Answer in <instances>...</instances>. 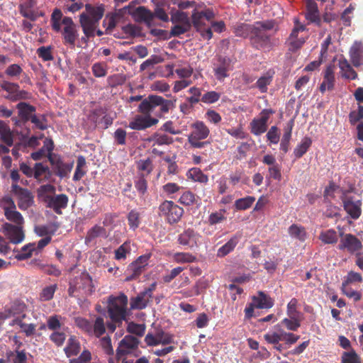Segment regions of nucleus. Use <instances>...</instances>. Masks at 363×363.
<instances>
[{
	"mask_svg": "<svg viewBox=\"0 0 363 363\" xmlns=\"http://www.w3.org/2000/svg\"><path fill=\"white\" fill-rule=\"evenodd\" d=\"M13 187L18 189L16 193L18 194V206L19 208L21 210L28 209L33 203V198L30 192L17 186H13Z\"/></svg>",
	"mask_w": 363,
	"mask_h": 363,
	"instance_id": "nucleus-28",
	"label": "nucleus"
},
{
	"mask_svg": "<svg viewBox=\"0 0 363 363\" xmlns=\"http://www.w3.org/2000/svg\"><path fill=\"white\" fill-rule=\"evenodd\" d=\"M143 114L136 115L129 123L128 127L132 130H142L158 123L157 118L151 116L152 112L140 111Z\"/></svg>",
	"mask_w": 363,
	"mask_h": 363,
	"instance_id": "nucleus-13",
	"label": "nucleus"
},
{
	"mask_svg": "<svg viewBox=\"0 0 363 363\" xmlns=\"http://www.w3.org/2000/svg\"><path fill=\"white\" fill-rule=\"evenodd\" d=\"M294 126V121L291 120L286 125L284 133L283 135L280 144V149L284 152H287L289 150V144L291 136V131Z\"/></svg>",
	"mask_w": 363,
	"mask_h": 363,
	"instance_id": "nucleus-40",
	"label": "nucleus"
},
{
	"mask_svg": "<svg viewBox=\"0 0 363 363\" xmlns=\"http://www.w3.org/2000/svg\"><path fill=\"white\" fill-rule=\"evenodd\" d=\"M344 209L353 219H357L362 213V201L352 196L344 195L342 198Z\"/></svg>",
	"mask_w": 363,
	"mask_h": 363,
	"instance_id": "nucleus-24",
	"label": "nucleus"
},
{
	"mask_svg": "<svg viewBox=\"0 0 363 363\" xmlns=\"http://www.w3.org/2000/svg\"><path fill=\"white\" fill-rule=\"evenodd\" d=\"M312 140L308 137L303 138L301 143L295 147L294 154L296 158L301 157L311 145Z\"/></svg>",
	"mask_w": 363,
	"mask_h": 363,
	"instance_id": "nucleus-43",
	"label": "nucleus"
},
{
	"mask_svg": "<svg viewBox=\"0 0 363 363\" xmlns=\"http://www.w3.org/2000/svg\"><path fill=\"white\" fill-rule=\"evenodd\" d=\"M240 238L241 235L240 233L233 235L225 245L218 250L217 255L218 257H224L232 252L238 243Z\"/></svg>",
	"mask_w": 363,
	"mask_h": 363,
	"instance_id": "nucleus-35",
	"label": "nucleus"
},
{
	"mask_svg": "<svg viewBox=\"0 0 363 363\" xmlns=\"http://www.w3.org/2000/svg\"><path fill=\"white\" fill-rule=\"evenodd\" d=\"M4 216L7 220L14 223L16 225H22L24 223L22 215L16 211V208L6 211Z\"/></svg>",
	"mask_w": 363,
	"mask_h": 363,
	"instance_id": "nucleus-48",
	"label": "nucleus"
},
{
	"mask_svg": "<svg viewBox=\"0 0 363 363\" xmlns=\"http://www.w3.org/2000/svg\"><path fill=\"white\" fill-rule=\"evenodd\" d=\"M57 286L56 284L47 286L43 289L40 294V299L43 301H50L52 298Z\"/></svg>",
	"mask_w": 363,
	"mask_h": 363,
	"instance_id": "nucleus-60",
	"label": "nucleus"
},
{
	"mask_svg": "<svg viewBox=\"0 0 363 363\" xmlns=\"http://www.w3.org/2000/svg\"><path fill=\"white\" fill-rule=\"evenodd\" d=\"M294 28L288 39L291 51L296 50L305 43V37L299 36V33L305 30V26L301 24L296 18L294 19Z\"/></svg>",
	"mask_w": 363,
	"mask_h": 363,
	"instance_id": "nucleus-18",
	"label": "nucleus"
},
{
	"mask_svg": "<svg viewBox=\"0 0 363 363\" xmlns=\"http://www.w3.org/2000/svg\"><path fill=\"white\" fill-rule=\"evenodd\" d=\"M186 177L189 179L203 184H206L208 181V176L204 174L200 169L196 167L189 169L186 172Z\"/></svg>",
	"mask_w": 363,
	"mask_h": 363,
	"instance_id": "nucleus-39",
	"label": "nucleus"
},
{
	"mask_svg": "<svg viewBox=\"0 0 363 363\" xmlns=\"http://www.w3.org/2000/svg\"><path fill=\"white\" fill-rule=\"evenodd\" d=\"M340 240L338 249L343 251H347L350 253H355L360 250L362 245L360 240L354 235L347 233H340Z\"/></svg>",
	"mask_w": 363,
	"mask_h": 363,
	"instance_id": "nucleus-16",
	"label": "nucleus"
},
{
	"mask_svg": "<svg viewBox=\"0 0 363 363\" xmlns=\"http://www.w3.org/2000/svg\"><path fill=\"white\" fill-rule=\"evenodd\" d=\"M86 173V160L80 155L77 157V167L73 176L74 181L80 180Z\"/></svg>",
	"mask_w": 363,
	"mask_h": 363,
	"instance_id": "nucleus-41",
	"label": "nucleus"
},
{
	"mask_svg": "<svg viewBox=\"0 0 363 363\" xmlns=\"http://www.w3.org/2000/svg\"><path fill=\"white\" fill-rule=\"evenodd\" d=\"M201 239V235L192 228H188L183 231L178 237V242L189 249H193L198 246Z\"/></svg>",
	"mask_w": 363,
	"mask_h": 363,
	"instance_id": "nucleus-20",
	"label": "nucleus"
},
{
	"mask_svg": "<svg viewBox=\"0 0 363 363\" xmlns=\"http://www.w3.org/2000/svg\"><path fill=\"white\" fill-rule=\"evenodd\" d=\"M94 291L92 278L84 271L70 281L68 293L71 296L79 297L89 296Z\"/></svg>",
	"mask_w": 363,
	"mask_h": 363,
	"instance_id": "nucleus-2",
	"label": "nucleus"
},
{
	"mask_svg": "<svg viewBox=\"0 0 363 363\" xmlns=\"http://www.w3.org/2000/svg\"><path fill=\"white\" fill-rule=\"evenodd\" d=\"M62 13L58 9H55L51 16V26L52 29L56 32L61 30L62 21Z\"/></svg>",
	"mask_w": 363,
	"mask_h": 363,
	"instance_id": "nucleus-49",
	"label": "nucleus"
},
{
	"mask_svg": "<svg viewBox=\"0 0 363 363\" xmlns=\"http://www.w3.org/2000/svg\"><path fill=\"white\" fill-rule=\"evenodd\" d=\"M92 320L93 319H75V322L79 328L89 335H92L94 323Z\"/></svg>",
	"mask_w": 363,
	"mask_h": 363,
	"instance_id": "nucleus-61",
	"label": "nucleus"
},
{
	"mask_svg": "<svg viewBox=\"0 0 363 363\" xmlns=\"http://www.w3.org/2000/svg\"><path fill=\"white\" fill-rule=\"evenodd\" d=\"M140 213L136 210H132L129 212L128 221L130 229L135 230L139 227L140 223Z\"/></svg>",
	"mask_w": 363,
	"mask_h": 363,
	"instance_id": "nucleus-57",
	"label": "nucleus"
},
{
	"mask_svg": "<svg viewBox=\"0 0 363 363\" xmlns=\"http://www.w3.org/2000/svg\"><path fill=\"white\" fill-rule=\"evenodd\" d=\"M0 86L7 92L6 98L11 101H16L31 98V94L21 89L19 85L16 83L3 81L0 83Z\"/></svg>",
	"mask_w": 363,
	"mask_h": 363,
	"instance_id": "nucleus-12",
	"label": "nucleus"
},
{
	"mask_svg": "<svg viewBox=\"0 0 363 363\" xmlns=\"http://www.w3.org/2000/svg\"><path fill=\"white\" fill-rule=\"evenodd\" d=\"M106 332L105 324L104 319H95V322L93 323V332L92 335L99 337Z\"/></svg>",
	"mask_w": 363,
	"mask_h": 363,
	"instance_id": "nucleus-63",
	"label": "nucleus"
},
{
	"mask_svg": "<svg viewBox=\"0 0 363 363\" xmlns=\"http://www.w3.org/2000/svg\"><path fill=\"white\" fill-rule=\"evenodd\" d=\"M319 239L325 244H334L338 240V235L335 230L329 229L320 233Z\"/></svg>",
	"mask_w": 363,
	"mask_h": 363,
	"instance_id": "nucleus-44",
	"label": "nucleus"
},
{
	"mask_svg": "<svg viewBox=\"0 0 363 363\" xmlns=\"http://www.w3.org/2000/svg\"><path fill=\"white\" fill-rule=\"evenodd\" d=\"M306 18L311 23H319L320 21L317 4L313 0L307 1Z\"/></svg>",
	"mask_w": 363,
	"mask_h": 363,
	"instance_id": "nucleus-33",
	"label": "nucleus"
},
{
	"mask_svg": "<svg viewBox=\"0 0 363 363\" xmlns=\"http://www.w3.org/2000/svg\"><path fill=\"white\" fill-rule=\"evenodd\" d=\"M64 350L68 357L75 356L80 351V345L73 337H71L68 340L67 346L64 349Z\"/></svg>",
	"mask_w": 363,
	"mask_h": 363,
	"instance_id": "nucleus-47",
	"label": "nucleus"
},
{
	"mask_svg": "<svg viewBox=\"0 0 363 363\" xmlns=\"http://www.w3.org/2000/svg\"><path fill=\"white\" fill-rule=\"evenodd\" d=\"M288 233L291 239L301 242H305L308 238L306 228L299 224L294 223L291 225L288 228Z\"/></svg>",
	"mask_w": 363,
	"mask_h": 363,
	"instance_id": "nucleus-30",
	"label": "nucleus"
},
{
	"mask_svg": "<svg viewBox=\"0 0 363 363\" xmlns=\"http://www.w3.org/2000/svg\"><path fill=\"white\" fill-rule=\"evenodd\" d=\"M38 0H21L19 5L21 14L31 21L36 19L35 8L37 6Z\"/></svg>",
	"mask_w": 363,
	"mask_h": 363,
	"instance_id": "nucleus-27",
	"label": "nucleus"
},
{
	"mask_svg": "<svg viewBox=\"0 0 363 363\" xmlns=\"http://www.w3.org/2000/svg\"><path fill=\"white\" fill-rule=\"evenodd\" d=\"M108 234L106 229L100 225H94L90 230H88L85 240L86 242H90L96 238H107Z\"/></svg>",
	"mask_w": 363,
	"mask_h": 363,
	"instance_id": "nucleus-38",
	"label": "nucleus"
},
{
	"mask_svg": "<svg viewBox=\"0 0 363 363\" xmlns=\"http://www.w3.org/2000/svg\"><path fill=\"white\" fill-rule=\"evenodd\" d=\"M91 70L96 77H104L107 74L108 66L104 62H96L92 65Z\"/></svg>",
	"mask_w": 363,
	"mask_h": 363,
	"instance_id": "nucleus-59",
	"label": "nucleus"
},
{
	"mask_svg": "<svg viewBox=\"0 0 363 363\" xmlns=\"http://www.w3.org/2000/svg\"><path fill=\"white\" fill-rule=\"evenodd\" d=\"M274 113L272 109H263L259 117L255 118L250 123L251 133L255 135H259L267 129V121L271 114Z\"/></svg>",
	"mask_w": 363,
	"mask_h": 363,
	"instance_id": "nucleus-14",
	"label": "nucleus"
},
{
	"mask_svg": "<svg viewBox=\"0 0 363 363\" xmlns=\"http://www.w3.org/2000/svg\"><path fill=\"white\" fill-rule=\"evenodd\" d=\"M335 67L334 65H329L327 67L325 73L323 83L328 86V90L332 89L334 86L335 82Z\"/></svg>",
	"mask_w": 363,
	"mask_h": 363,
	"instance_id": "nucleus-51",
	"label": "nucleus"
},
{
	"mask_svg": "<svg viewBox=\"0 0 363 363\" xmlns=\"http://www.w3.org/2000/svg\"><path fill=\"white\" fill-rule=\"evenodd\" d=\"M139 340L137 337L126 335L121 340L116 350V356L121 358L123 356L133 352L138 347Z\"/></svg>",
	"mask_w": 363,
	"mask_h": 363,
	"instance_id": "nucleus-22",
	"label": "nucleus"
},
{
	"mask_svg": "<svg viewBox=\"0 0 363 363\" xmlns=\"http://www.w3.org/2000/svg\"><path fill=\"white\" fill-rule=\"evenodd\" d=\"M157 286L156 282H153L151 285L146 288L143 291L140 292L135 298L130 299V308L141 310L145 308L152 296Z\"/></svg>",
	"mask_w": 363,
	"mask_h": 363,
	"instance_id": "nucleus-17",
	"label": "nucleus"
},
{
	"mask_svg": "<svg viewBox=\"0 0 363 363\" xmlns=\"http://www.w3.org/2000/svg\"><path fill=\"white\" fill-rule=\"evenodd\" d=\"M173 259L177 263H191L196 257L189 252H177L174 254Z\"/></svg>",
	"mask_w": 363,
	"mask_h": 363,
	"instance_id": "nucleus-58",
	"label": "nucleus"
},
{
	"mask_svg": "<svg viewBox=\"0 0 363 363\" xmlns=\"http://www.w3.org/2000/svg\"><path fill=\"white\" fill-rule=\"evenodd\" d=\"M62 25L63 28L62 29L61 28L60 31L62 33L64 44L71 48H74L76 45V40L79 36L77 26L72 18L68 16L63 17Z\"/></svg>",
	"mask_w": 363,
	"mask_h": 363,
	"instance_id": "nucleus-10",
	"label": "nucleus"
},
{
	"mask_svg": "<svg viewBox=\"0 0 363 363\" xmlns=\"http://www.w3.org/2000/svg\"><path fill=\"white\" fill-rule=\"evenodd\" d=\"M23 74V68L18 64H11L5 69V74L11 79H18Z\"/></svg>",
	"mask_w": 363,
	"mask_h": 363,
	"instance_id": "nucleus-50",
	"label": "nucleus"
},
{
	"mask_svg": "<svg viewBox=\"0 0 363 363\" xmlns=\"http://www.w3.org/2000/svg\"><path fill=\"white\" fill-rule=\"evenodd\" d=\"M123 9L125 13L130 14L136 21L145 22L150 25L153 20L152 12L144 6H139L134 9L129 5L125 6Z\"/></svg>",
	"mask_w": 363,
	"mask_h": 363,
	"instance_id": "nucleus-21",
	"label": "nucleus"
},
{
	"mask_svg": "<svg viewBox=\"0 0 363 363\" xmlns=\"http://www.w3.org/2000/svg\"><path fill=\"white\" fill-rule=\"evenodd\" d=\"M171 21L174 24L170 31L172 36H179L184 34L189 31L191 27L188 14L181 11H172Z\"/></svg>",
	"mask_w": 363,
	"mask_h": 363,
	"instance_id": "nucleus-7",
	"label": "nucleus"
},
{
	"mask_svg": "<svg viewBox=\"0 0 363 363\" xmlns=\"http://www.w3.org/2000/svg\"><path fill=\"white\" fill-rule=\"evenodd\" d=\"M26 307L23 301L16 300L6 306L4 313H0V318H25Z\"/></svg>",
	"mask_w": 363,
	"mask_h": 363,
	"instance_id": "nucleus-23",
	"label": "nucleus"
},
{
	"mask_svg": "<svg viewBox=\"0 0 363 363\" xmlns=\"http://www.w3.org/2000/svg\"><path fill=\"white\" fill-rule=\"evenodd\" d=\"M56 188L52 184H45L40 186L38 190L37 194L39 199L45 203L52 196L55 194Z\"/></svg>",
	"mask_w": 363,
	"mask_h": 363,
	"instance_id": "nucleus-36",
	"label": "nucleus"
},
{
	"mask_svg": "<svg viewBox=\"0 0 363 363\" xmlns=\"http://www.w3.org/2000/svg\"><path fill=\"white\" fill-rule=\"evenodd\" d=\"M338 65L342 77L349 79H354L357 78V74L356 72L353 69L345 58H340Z\"/></svg>",
	"mask_w": 363,
	"mask_h": 363,
	"instance_id": "nucleus-34",
	"label": "nucleus"
},
{
	"mask_svg": "<svg viewBox=\"0 0 363 363\" xmlns=\"http://www.w3.org/2000/svg\"><path fill=\"white\" fill-rule=\"evenodd\" d=\"M192 130L188 135V142L194 148H203L208 145L207 141H201L207 138L210 134V130L202 121H196L191 125Z\"/></svg>",
	"mask_w": 363,
	"mask_h": 363,
	"instance_id": "nucleus-6",
	"label": "nucleus"
},
{
	"mask_svg": "<svg viewBox=\"0 0 363 363\" xmlns=\"http://www.w3.org/2000/svg\"><path fill=\"white\" fill-rule=\"evenodd\" d=\"M14 257L17 260H25L35 255V242H30L23 246L21 250H13Z\"/></svg>",
	"mask_w": 363,
	"mask_h": 363,
	"instance_id": "nucleus-32",
	"label": "nucleus"
},
{
	"mask_svg": "<svg viewBox=\"0 0 363 363\" xmlns=\"http://www.w3.org/2000/svg\"><path fill=\"white\" fill-rule=\"evenodd\" d=\"M109 318H127L130 315L128 308V297L124 294L109 296L107 300Z\"/></svg>",
	"mask_w": 363,
	"mask_h": 363,
	"instance_id": "nucleus-4",
	"label": "nucleus"
},
{
	"mask_svg": "<svg viewBox=\"0 0 363 363\" xmlns=\"http://www.w3.org/2000/svg\"><path fill=\"white\" fill-rule=\"evenodd\" d=\"M264 338L269 344L274 345L283 341L285 344L291 345L296 343L300 338V336L291 333H287L279 326L275 330H270L264 334Z\"/></svg>",
	"mask_w": 363,
	"mask_h": 363,
	"instance_id": "nucleus-9",
	"label": "nucleus"
},
{
	"mask_svg": "<svg viewBox=\"0 0 363 363\" xmlns=\"http://www.w3.org/2000/svg\"><path fill=\"white\" fill-rule=\"evenodd\" d=\"M176 99L166 100L160 96H150L147 99L143 100L139 105V111L153 112L157 106H160V113L156 114L160 117L162 113H167L175 106Z\"/></svg>",
	"mask_w": 363,
	"mask_h": 363,
	"instance_id": "nucleus-3",
	"label": "nucleus"
},
{
	"mask_svg": "<svg viewBox=\"0 0 363 363\" xmlns=\"http://www.w3.org/2000/svg\"><path fill=\"white\" fill-rule=\"evenodd\" d=\"M145 330V325L144 323H135L133 322L128 323V331L130 333L135 334L138 336H143Z\"/></svg>",
	"mask_w": 363,
	"mask_h": 363,
	"instance_id": "nucleus-62",
	"label": "nucleus"
},
{
	"mask_svg": "<svg viewBox=\"0 0 363 363\" xmlns=\"http://www.w3.org/2000/svg\"><path fill=\"white\" fill-rule=\"evenodd\" d=\"M350 56L354 66L363 65V44L361 42L353 44L350 50Z\"/></svg>",
	"mask_w": 363,
	"mask_h": 363,
	"instance_id": "nucleus-29",
	"label": "nucleus"
},
{
	"mask_svg": "<svg viewBox=\"0 0 363 363\" xmlns=\"http://www.w3.org/2000/svg\"><path fill=\"white\" fill-rule=\"evenodd\" d=\"M341 363H362L361 358L354 350L344 352L341 356Z\"/></svg>",
	"mask_w": 363,
	"mask_h": 363,
	"instance_id": "nucleus-54",
	"label": "nucleus"
},
{
	"mask_svg": "<svg viewBox=\"0 0 363 363\" xmlns=\"http://www.w3.org/2000/svg\"><path fill=\"white\" fill-rule=\"evenodd\" d=\"M272 306V298L264 292L259 291L257 295L252 298V301L245 308V316L246 318L252 317L255 315L254 310L255 308H269Z\"/></svg>",
	"mask_w": 363,
	"mask_h": 363,
	"instance_id": "nucleus-11",
	"label": "nucleus"
},
{
	"mask_svg": "<svg viewBox=\"0 0 363 363\" xmlns=\"http://www.w3.org/2000/svg\"><path fill=\"white\" fill-rule=\"evenodd\" d=\"M68 197L66 194H55L45 203V206L52 209L56 213L61 214L62 209L65 208L68 203Z\"/></svg>",
	"mask_w": 363,
	"mask_h": 363,
	"instance_id": "nucleus-26",
	"label": "nucleus"
},
{
	"mask_svg": "<svg viewBox=\"0 0 363 363\" xmlns=\"http://www.w3.org/2000/svg\"><path fill=\"white\" fill-rule=\"evenodd\" d=\"M192 23L196 30L201 34V37L205 40H210L213 33L211 29V23H208L202 16L193 13Z\"/></svg>",
	"mask_w": 363,
	"mask_h": 363,
	"instance_id": "nucleus-25",
	"label": "nucleus"
},
{
	"mask_svg": "<svg viewBox=\"0 0 363 363\" xmlns=\"http://www.w3.org/2000/svg\"><path fill=\"white\" fill-rule=\"evenodd\" d=\"M50 160L53 164L55 174L60 178L67 177L73 168V162L65 163L60 160L54 162L51 158H50Z\"/></svg>",
	"mask_w": 363,
	"mask_h": 363,
	"instance_id": "nucleus-31",
	"label": "nucleus"
},
{
	"mask_svg": "<svg viewBox=\"0 0 363 363\" xmlns=\"http://www.w3.org/2000/svg\"><path fill=\"white\" fill-rule=\"evenodd\" d=\"M84 8L85 10L79 15V23L84 34L87 38H94L105 8L101 4H86Z\"/></svg>",
	"mask_w": 363,
	"mask_h": 363,
	"instance_id": "nucleus-1",
	"label": "nucleus"
},
{
	"mask_svg": "<svg viewBox=\"0 0 363 363\" xmlns=\"http://www.w3.org/2000/svg\"><path fill=\"white\" fill-rule=\"evenodd\" d=\"M147 141L152 143L153 145H169L172 143V138L169 137L167 135L155 133L151 135Z\"/></svg>",
	"mask_w": 363,
	"mask_h": 363,
	"instance_id": "nucleus-42",
	"label": "nucleus"
},
{
	"mask_svg": "<svg viewBox=\"0 0 363 363\" xmlns=\"http://www.w3.org/2000/svg\"><path fill=\"white\" fill-rule=\"evenodd\" d=\"M131 251L130 242H125L115 251V258L118 260L124 259Z\"/></svg>",
	"mask_w": 363,
	"mask_h": 363,
	"instance_id": "nucleus-56",
	"label": "nucleus"
},
{
	"mask_svg": "<svg viewBox=\"0 0 363 363\" xmlns=\"http://www.w3.org/2000/svg\"><path fill=\"white\" fill-rule=\"evenodd\" d=\"M274 26V22L272 21L255 23L251 34V41L255 47L262 48L268 45L269 39L268 32L273 29Z\"/></svg>",
	"mask_w": 363,
	"mask_h": 363,
	"instance_id": "nucleus-5",
	"label": "nucleus"
},
{
	"mask_svg": "<svg viewBox=\"0 0 363 363\" xmlns=\"http://www.w3.org/2000/svg\"><path fill=\"white\" fill-rule=\"evenodd\" d=\"M160 216L164 217L169 224L178 223L183 213L184 210L172 201H164L159 206Z\"/></svg>",
	"mask_w": 363,
	"mask_h": 363,
	"instance_id": "nucleus-8",
	"label": "nucleus"
},
{
	"mask_svg": "<svg viewBox=\"0 0 363 363\" xmlns=\"http://www.w3.org/2000/svg\"><path fill=\"white\" fill-rule=\"evenodd\" d=\"M220 94L211 91L204 94L201 97V101L205 104H213L219 100Z\"/></svg>",
	"mask_w": 363,
	"mask_h": 363,
	"instance_id": "nucleus-64",
	"label": "nucleus"
},
{
	"mask_svg": "<svg viewBox=\"0 0 363 363\" xmlns=\"http://www.w3.org/2000/svg\"><path fill=\"white\" fill-rule=\"evenodd\" d=\"M255 201V198L252 196H247L244 198L237 199L235 201V208L238 211H245L250 208Z\"/></svg>",
	"mask_w": 363,
	"mask_h": 363,
	"instance_id": "nucleus-46",
	"label": "nucleus"
},
{
	"mask_svg": "<svg viewBox=\"0 0 363 363\" xmlns=\"http://www.w3.org/2000/svg\"><path fill=\"white\" fill-rule=\"evenodd\" d=\"M226 211L225 209H220L218 211L211 213L208 218V223L211 225L220 223L226 219Z\"/></svg>",
	"mask_w": 363,
	"mask_h": 363,
	"instance_id": "nucleus-52",
	"label": "nucleus"
},
{
	"mask_svg": "<svg viewBox=\"0 0 363 363\" xmlns=\"http://www.w3.org/2000/svg\"><path fill=\"white\" fill-rule=\"evenodd\" d=\"M272 74L267 72L257 79L256 86L259 89L261 93H265L267 91V86L272 82Z\"/></svg>",
	"mask_w": 363,
	"mask_h": 363,
	"instance_id": "nucleus-45",
	"label": "nucleus"
},
{
	"mask_svg": "<svg viewBox=\"0 0 363 363\" xmlns=\"http://www.w3.org/2000/svg\"><path fill=\"white\" fill-rule=\"evenodd\" d=\"M0 136L1 140L8 146H11L13 145V136L10 129L3 123H0Z\"/></svg>",
	"mask_w": 363,
	"mask_h": 363,
	"instance_id": "nucleus-55",
	"label": "nucleus"
},
{
	"mask_svg": "<svg viewBox=\"0 0 363 363\" xmlns=\"http://www.w3.org/2000/svg\"><path fill=\"white\" fill-rule=\"evenodd\" d=\"M16 107L19 116L25 120H28L31 113L35 111L33 106L23 102L18 104Z\"/></svg>",
	"mask_w": 363,
	"mask_h": 363,
	"instance_id": "nucleus-53",
	"label": "nucleus"
},
{
	"mask_svg": "<svg viewBox=\"0 0 363 363\" xmlns=\"http://www.w3.org/2000/svg\"><path fill=\"white\" fill-rule=\"evenodd\" d=\"M1 231L13 244L21 243L25 238L21 225L5 223L1 225Z\"/></svg>",
	"mask_w": 363,
	"mask_h": 363,
	"instance_id": "nucleus-15",
	"label": "nucleus"
},
{
	"mask_svg": "<svg viewBox=\"0 0 363 363\" xmlns=\"http://www.w3.org/2000/svg\"><path fill=\"white\" fill-rule=\"evenodd\" d=\"M150 258V255H143L132 262L127 269L129 275L126 277V281L133 280L140 275L145 267L148 264Z\"/></svg>",
	"mask_w": 363,
	"mask_h": 363,
	"instance_id": "nucleus-19",
	"label": "nucleus"
},
{
	"mask_svg": "<svg viewBox=\"0 0 363 363\" xmlns=\"http://www.w3.org/2000/svg\"><path fill=\"white\" fill-rule=\"evenodd\" d=\"M50 177V172L47 165L43 163H36L34 166L33 177L39 181L43 182L48 179Z\"/></svg>",
	"mask_w": 363,
	"mask_h": 363,
	"instance_id": "nucleus-37",
	"label": "nucleus"
}]
</instances>
